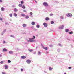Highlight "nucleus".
Returning a JSON list of instances; mask_svg holds the SVG:
<instances>
[{
    "label": "nucleus",
    "mask_w": 74,
    "mask_h": 74,
    "mask_svg": "<svg viewBox=\"0 0 74 74\" xmlns=\"http://www.w3.org/2000/svg\"><path fill=\"white\" fill-rule=\"evenodd\" d=\"M67 16L68 17H71V16H73V15H72V14H70V13H68L67 14Z\"/></svg>",
    "instance_id": "nucleus-1"
},
{
    "label": "nucleus",
    "mask_w": 74,
    "mask_h": 74,
    "mask_svg": "<svg viewBox=\"0 0 74 74\" xmlns=\"http://www.w3.org/2000/svg\"><path fill=\"white\" fill-rule=\"evenodd\" d=\"M43 5L45 6V7H48V3H47L46 2H45L44 3H43Z\"/></svg>",
    "instance_id": "nucleus-2"
},
{
    "label": "nucleus",
    "mask_w": 74,
    "mask_h": 74,
    "mask_svg": "<svg viewBox=\"0 0 74 74\" xmlns=\"http://www.w3.org/2000/svg\"><path fill=\"white\" fill-rule=\"evenodd\" d=\"M26 62L28 64H30L31 63V61L30 60H27Z\"/></svg>",
    "instance_id": "nucleus-3"
},
{
    "label": "nucleus",
    "mask_w": 74,
    "mask_h": 74,
    "mask_svg": "<svg viewBox=\"0 0 74 74\" xmlns=\"http://www.w3.org/2000/svg\"><path fill=\"white\" fill-rule=\"evenodd\" d=\"M33 39H34V38H32V39H30V40H29V42H34V41H35V40H33Z\"/></svg>",
    "instance_id": "nucleus-4"
},
{
    "label": "nucleus",
    "mask_w": 74,
    "mask_h": 74,
    "mask_svg": "<svg viewBox=\"0 0 74 74\" xmlns=\"http://www.w3.org/2000/svg\"><path fill=\"white\" fill-rule=\"evenodd\" d=\"M43 25L44 27H47V23H43Z\"/></svg>",
    "instance_id": "nucleus-5"
},
{
    "label": "nucleus",
    "mask_w": 74,
    "mask_h": 74,
    "mask_svg": "<svg viewBox=\"0 0 74 74\" xmlns=\"http://www.w3.org/2000/svg\"><path fill=\"white\" fill-rule=\"evenodd\" d=\"M63 27H64V25H62V26H60L59 27V29H63Z\"/></svg>",
    "instance_id": "nucleus-6"
},
{
    "label": "nucleus",
    "mask_w": 74,
    "mask_h": 74,
    "mask_svg": "<svg viewBox=\"0 0 74 74\" xmlns=\"http://www.w3.org/2000/svg\"><path fill=\"white\" fill-rule=\"evenodd\" d=\"M26 56H21V58L23 59H26Z\"/></svg>",
    "instance_id": "nucleus-7"
},
{
    "label": "nucleus",
    "mask_w": 74,
    "mask_h": 74,
    "mask_svg": "<svg viewBox=\"0 0 74 74\" xmlns=\"http://www.w3.org/2000/svg\"><path fill=\"white\" fill-rule=\"evenodd\" d=\"M1 10L2 11H4V8L2 7L1 8Z\"/></svg>",
    "instance_id": "nucleus-8"
},
{
    "label": "nucleus",
    "mask_w": 74,
    "mask_h": 74,
    "mask_svg": "<svg viewBox=\"0 0 74 74\" xmlns=\"http://www.w3.org/2000/svg\"><path fill=\"white\" fill-rule=\"evenodd\" d=\"M31 24L32 25H35V22H32L31 23Z\"/></svg>",
    "instance_id": "nucleus-9"
},
{
    "label": "nucleus",
    "mask_w": 74,
    "mask_h": 74,
    "mask_svg": "<svg viewBox=\"0 0 74 74\" xmlns=\"http://www.w3.org/2000/svg\"><path fill=\"white\" fill-rule=\"evenodd\" d=\"M7 51V50L5 48H4L3 49V51H4V52H6Z\"/></svg>",
    "instance_id": "nucleus-10"
},
{
    "label": "nucleus",
    "mask_w": 74,
    "mask_h": 74,
    "mask_svg": "<svg viewBox=\"0 0 74 74\" xmlns=\"http://www.w3.org/2000/svg\"><path fill=\"white\" fill-rule=\"evenodd\" d=\"M14 16L15 17H16V16H17V14L16 13H14Z\"/></svg>",
    "instance_id": "nucleus-11"
},
{
    "label": "nucleus",
    "mask_w": 74,
    "mask_h": 74,
    "mask_svg": "<svg viewBox=\"0 0 74 74\" xmlns=\"http://www.w3.org/2000/svg\"><path fill=\"white\" fill-rule=\"evenodd\" d=\"M44 49H45L46 50H47L48 49V48L47 47H43Z\"/></svg>",
    "instance_id": "nucleus-12"
},
{
    "label": "nucleus",
    "mask_w": 74,
    "mask_h": 74,
    "mask_svg": "<svg viewBox=\"0 0 74 74\" xmlns=\"http://www.w3.org/2000/svg\"><path fill=\"white\" fill-rule=\"evenodd\" d=\"M45 20L46 21H48V20H49V18L48 17H46L45 18Z\"/></svg>",
    "instance_id": "nucleus-13"
},
{
    "label": "nucleus",
    "mask_w": 74,
    "mask_h": 74,
    "mask_svg": "<svg viewBox=\"0 0 74 74\" xmlns=\"http://www.w3.org/2000/svg\"><path fill=\"white\" fill-rule=\"evenodd\" d=\"M9 53L10 54H12L13 53V51H9Z\"/></svg>",
    "instance_id": "nucleus-14"
},
{
    "label": "nucleus",
    "mask_w": 74,
    "mask_h": 74,
    "mask_svg": "<svg viewBox=\"0 0 74 74\" xmlns=\"http://www.w3.org/2000/svg\"><path fill=\"white\" fill-rule=\"evenodd\" d=\"M22 8L23 9H25V8H26V7L25 5H23L22 6Z\"/></svg>",
    "instance_id": "nucleus-15"
},
{
    "label": "nucleus",
    "mask_w": 74,
    "mask_h": 74,
    "mask_svg": "<svg viewBox=\"0 0 74 74\" xmlns=\"http://www.w3.org/2000/svg\"><path fill=\"white\" fill-rule=\"evenodd\" d=\"M5 69H8V66H7V65H5Z\"/></svg>",
    "instance_id": "nucleus-16"
},
{
    "label": "nucleus",
    "mask_w": 74,
    "mask_h": 74,
    "mask_svg": "<svg viewBox=\"0 0 74 74\" xmlns=\"http://www.w3.org/2000/svg\"><path fill=\"white\" fill-rule=\"evenodd\" d=\"M23 27H26V24H23L22 25Z\"/></svg>",
    "instance_id": "nucleus-17"
},
{
    "label": "nucleus",
    "mask_w": 74,
    "mask_h": 74,
    "mask_svg": "<svg viewBox=\"0 0 74 74\" xmlns=\"http://www.w3.org/2000/svg\"><path fill=\"white\" fill-rule=\"evenodd\" d=\"M18 6L19 7H22V5L21 4H19Z\"/></svg>",
    "instance_id": "nucleus-18"
},
{
    "label": "nucleus",
    "mask_w": 74,
    "mask_h": 74,
    "mask_svg": "<svg viewBox=\"0 0 74 74\" xmlns=\"http://www.w3.org/2000/svg\"><path fill=\"white\" fill-rule=\"evenodd\" d=\"M21 16H23V17H24V16H25V14H21Z\"/></svg>",
    "instance_id": "nucleus-19"
},
{
    "label": "nucleus",
    "mask_w": 74,
    "mask_h": 74,
    "mask_svg": "<svg viewBox=\"0 0 74 74\" xmlns=\"http://www.w3.org/2000/svg\"><path fill=\"white\" fill-rule=\"evenodd\" d=\"M9 16H10V17H12V14H9Z\"/></svg>",
    "instance_id": "nucleus-20"
},
{
    "label": "nucleus",
    "mask_w": 74,
    "mask_h": 74,
    "mask_svg": "<svg viewBox=\"0 0 74 74\" xmlns=\"http://www.w3.org/2000/svg\"><path fill=\"white\" fill-rule=\"evenodd\" d=\"M52 68L51 67H49V70H50V71L52 70Z\"/></svg>",
    "instance_id": "nucleus-21"
},
{
    "label": "nucleus",
    "mask_w": 74,
    "mask_h": 74,
    "mask_svg": "<svg viewBox=\"0 0 74 74\" xmlns=\"http://www.w3.org/2000/svg\"><path fill=\"white\" fill-rule=\"evenodd\" d=\"M20 2L22 4H23L24 3V2H23V1H21Z\"/></svg>",
    "instance_id": "nucleus-22"
},
{
    "label": "nucleus",
    "mask_w": 74,
    "mask_h": 74,
    "mask_svg": "<svg viewBox=\"0 0 74 74\" xmlns=\"http://www.w3.org/2000/svg\"><path fill=\"white\" fill-rule=\"evenodd\" d=\"M14 11H15V12H16L18 11V10L16 9L15 8L14 9Z\"/></svg>",
    "instance_id": "nucleus-23"
},
{
    "label": "nucleus",
    "mask_w": 74,
    "mask_h": 74,
    "mask_svg": "<svg viewBox=\"0 0 74 74\" xmlns=\"http://www.w3.org/2000/svg\"><path fill=\"white\" fill-rule=\"evenodd\" d=\"M8 63H11V60H8Z\"/></svg>",
    "instance_id": "nucleus-24"
},
{
    "label": "nucleus",
    "mask_w": 74,
    "mask_h": 74,
    "mask_svg": "<svg viewBox=\"0 0 74 74\" xmlns=\"http://www.w3.org/2000/svg\"><path fill=\"white\" fill-rule=\"evenodd\" d=\"M3 63H4V61H2L0 62V63L1 64H3Z\"/></svg>",
    "instance_id": "nucleus-25"
},
{
    "label": "nucleus",
    "mask_w": 74,
    "mask_h": 74,
    "mask_svg": "<svg viewBox=\"0 0 74 74\" xmlns=\"http://www.w3.org/2000/svg\"><path fill=\"white\" fill-rule=\"evenodd\" d=\"M29 18V16H26V19H28Z\"/></svg>",
    "instance_id": "nucleus-26"
},
{
    "label": "nucleus",
    "mask_w": 74,
    "mask_h": 74,
    "mask_svg": "<svg viewBox=\"0 0 74 74\" xmlns=\"http://www.w3.org/2000/svg\"><path fill=\"white\" fill-rule=\"evenodd\" d=\"M51 24H53L54 23V22L53 21H51Z\"/></svg>",
    "instance_id": "nucleus-27"
},
{
    "label": "nucleus",
    "mask_w": 74,
    "mask_h": 74,
    "mask_svg": "<svg viewBox=\"0 0 74 74\" xmlns=\"http://www.w3.org/2000/svg\"><path fill=\"white\" fill-rule=\"evenodd\" d=\"M36 27H37V28H39L40 27V26L39 25H37L36 26Z\"/></svg>",
    "instance_id": "nucleus-28"
},
{
    "label": "nucleus",
    "mask_w": 74,
    "mask_h": 74,
    "mask_svg": "<svg viewBox=\"0 0 74 74\" xmlns=\"http://www.w3.org/2000/svg\"><path fill=\"white\" fill-rule=\"evenodd\" d=\"M69 29H66V32H69Z\"/></svg>",
    "instance_id": "nucleus-29"
},
{
    "label": "nucleus",
    "mask_w": 74,
    "mask_h": 74,
    "mask_svg": "<svg viewBox=\"0 0 74 74\" xmlns=\"http://www.w3.org/2000/svg\"><path fill=\"white\" fill-rule=\"evenodd\" d=\"M10 37H14V36L12 35H10Z\"/></svg>",
    "instance_id": "nucleus-30"
},
{
    "label": "nucleus",
    "mask_w": 74,
    "mask_h": 74,
    "mask_svg": "<svg viewBox=\"0 0 74 74\" xmlns=\"http://www.w3.org/2000/svg\"><path fill=\"white\" fill-rule=\"evenodd\" d=\"M23 12H26V10H23Z\"/></svg>",
    "instance_id": "nucleus-31"
},
{
    "label": "nucleus",
    "mask_w": 74,
    "mask_h": 74,
    "mask_svg": "<svg viewBox=\"0 0 74 74\" xmlns=\"http://www.w3.org/2000/svg\"><path fill=\"white\" fill-rule=\"evenodd\" d=\"M21 71H23V69H21Z\"/></svg>",
    "instance_id": "nucleus-32"
},
{
    "label": "nucleus",
    "mask_w": 74,
    "mask_h": 74,
    "mask_svg": "<svg viewBox=\"0 0 74 74\" xmlns=\"http://www.w3.org/2000/svg\"><path fill=\"white\" fill-rule=\"evenodd\" d=\"M30 14L31 15H33V13H32V12H30Z\"/></svg>",
    "instance_id": "nucleus-33"
},
{
    "label": "nucleus",
    "mask_w": 74,
    "mask_h": 74,
    "mask_svg": "<svg viewBox=\"0 0 74 74\" xmlns=\"http://www.w3.org/2000/svg\"><path fill=\"white\" fill-rule=\"evenodd\" d=\"M73 34V32H69V34Z\"/></svg>",
    "instance_id": "nucleus-34"
},
{
    "label": "nucleus",
    "mask_w": 74,
    "mask_h": 74,
    "mask_svg": "<svg viewBox=\"0 0 74 74\" xmlns=\"http://www.w3.org/2000/svg\"><path fill=\"white\" fill-rule=\"evenodd\" d=\"M2 74H6V73L5 72H2Z\"/></svg>",
    "instance_id": "nucleus-35"
},
{
    "label": "nucleus",
    "mask_w": 74,
    "mask_h": 74,
    "mask_svg": "<svg viewBox=\"0 0 74 74\" xmlns=\"http://www.w3.org/2000/svg\"><path fill=\"white\" fill-rule=\"evenodd\" d=\"M41 46H42V48L44 47V46H43V45H42V44H41Z\"/></svg>",
    "instance_id": "nucleus-36"
},
{
    "label": "nucleus",
    "mask_w": 74,
    "mask_h": 74,
    "mask_svg": "<svg viewBox=\"0 0 74 74\" xmlns=\"http://www.w3.org/2000/svg\"><path fill=\"white\" fill-rule=\"evenodd\" d=\"M50 16H52V15H53V14H50Z\"/></svg>",
    "instance_id": "nucleus-37"
},
{
    "label": "nucleus",
    "mask_w": 74,
    "mask_h": 74,
    "mask_svg": "<svg viewBox=\"0 0 74 74\" xmlns=\"http://www.w3.org/2000/svg\"><path fill=\"white\" fill-rule=\"evenodd\" d=\"M2 2H3V0H0V3H1Z\"/></svg>",
    "instance_id": "nucleus-38"
},
{
    "label": "nucleus",
    "mask_w": 74,
    "mask_h": 74,
    "mask_svg": "<svg viewBox=\"0 0 74 74\" xmlns=\"http://www.w3.org/2000/svg\"><path fill=\"white\" fill-rule=\"evenodd\" d=\"M38 53L39 54V55H41V52H40V51H39L38 52Z\"/></svg>",
    "instance_id": "nucleus-39"
},
{
    "label": "nucleus",
    "mask_w": 74,
    "mask_h": 74,
    "mask_svg": "<svg viewBox=\"0 0 74 74\" xmlns=\"http://www.w3.org/2000/svg\"><path fill=\"white\" fill-rule=\"evenodd\" d=\"M0 20H3V18H0Z\"/></svg>",
    "instance_id": "nucleus-40"
},
{
    "label": "nucleus",
    "mask_w": 74,
    "mask_h": 74,
    "mask_svg": "<svg viewBox=\"0 0 74 74\" xmlns=\"http://www.w3.org/2000/svg\"><path fill=\"white\" fill-rule=\"evenodd\" d=\"M33 37L34 39L35 38H36V37H35V36H33Z\"/></svg>",
    "instance_id": "nucleus-41"
},
{
    "label": "nucleus",
    "mask_w": 74,
    "mask_h": 74,
    "mask_svg": "<svg viewBox=\"0 0 74 74\" xmlns=\"http://www.w3.org/2000/svg\"><path fill=\"white\" fill-rule=\"evenodd\" d=\"M30 52H32L33 50H29Z\"/></svg>",
    "instance_id": "nucleus-42"
},
{
    "label": "nucleus",
    "mask_w": 74,
    "mask_h": 74,
    "mask_svg": "<svg viewBox=\"0 0 74 74\" xmlns=\"http://www.w3.org/2000/svg\"><path fill=\"white\" fill-rule=\"evenodd\" d=\"M61 19H63V17H61Z\"/></svg>",
    "instance_id": "nucleus-43"
},
{
    "label": "nucleus",
    "mask_w": 74,
    "mask_h": 74,
    "mask_svg": "<svg viewBox=\"0 0 74 74\" xmlns=\"http://www.w3.org/2000/svg\"><path fill=\"white\" fill-rule=\"evenodd\" d=\"M68 69H71V67H68Z\"/></svg>",
    "instance_id": "nucleus-44"
},
{
    "label": "nucleus",
    "mask_w": 74,
    "mask_h": 74,
    "mask_svg": "<svg viewBox=\"0 0 74 74\" xmlns=\"http://www.w3.org/2000/svg\"><path fill=\"white\" fill-rule=\"evenodd\" d=\"M2 55L0 54V57H2Z\"/></svg>",
    "instance_id": "nucleus-45"
},
{
    "label": "nucleus",
    "mask_w": 74,
    "mask_h": 74,
    "mask_svg": "<svg viewBox=\"0 0 74 74\" xmlns=\"http://www.w3.org/2000/svg\"><path fill=\"white\" fill-rule=\"evenodd\" d=\"M4 43H5V41H3V43L4 44Z\"/></svg>",
    "instance_id": "nucleus-46"
},
{
    "label": "nucleus",
    "mask_w": 74,
    "mask_h": 74,
    "mask_svg": "<svg viewBox=\"0 0 74 74\" xmlns=\"http://www.w3.org/2000/svg\"><path fill=\"white\" fill-rule=\"evenodd\" d=\"M6 31V29H5L4 31V32H5Z\"/></svg>",
    "instance_id": "nucleus-47"
},
{
    "label": "nucleus",
    "mask_w": 74,
    "mask_h": 74,
    "mask_svg": "<svg viewBox=\"0 0 74 74\" xmlns=\"http://www.w3.org/2000/svg\"><path fill=\"white\" fill-rule=\"evenodd\" d=\"M35 1V3H37V1Z\"/></svg>",
    "instance_id": "nucleus-48"
},
{
    "label": "nucleus",
    "mask_w": 74,
    "mask_h": 74,
    "mask_svg": "<svg viewBox=\"0 0 74 74\" xmlns=\"http://www.w3.org/2000/svg\"><path fill=\"white\" fill-rule=\"evenodd\" d=\"M37 36H38V35H37Z\"/></svg>",
    "instance_id": "nucleus-49"
},
{
    "label": "nucleus",
    "mask_w": 74,
    "mask_h": 74,
    "mask_svg": "<svg viewBox=\"0 0 74 74\" xmlns=\"http://www.w3.org/2000/svg\"><path fill=\"white\" fill-rule=\"evenodd\" d=\"M2 35H3V34H2Z\"/></svg>",
    "instance_id": "nucleus-50"
}]
</instances>
